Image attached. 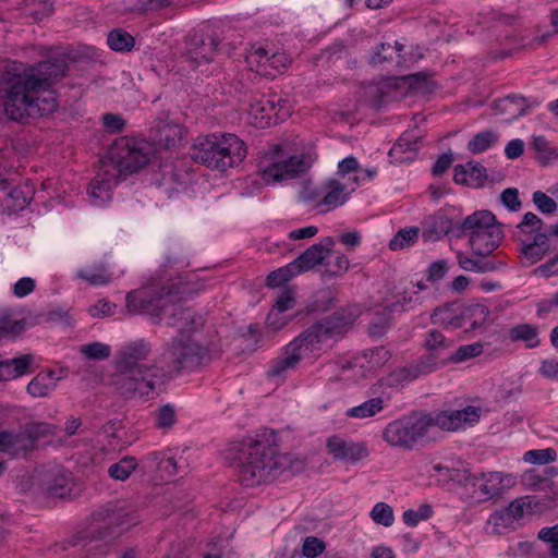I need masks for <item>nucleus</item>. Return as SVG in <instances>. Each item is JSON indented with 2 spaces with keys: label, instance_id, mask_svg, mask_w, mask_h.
Returning <instances> with one entry per match:
<instances>
[{
  "label": "nucleus",
  "instance_id": "nucleus-1",
  "mask_svg": "<svg viewBox=\"0 0 558 558\" xmlns=\"http://www.w3.org/2000/svg\"><path fill=\"white\" fill-rule=\"evenodd\" d=\"M66 73L68 63L62 58L5 64L0 71V110L15 122L53 113L58 102L51 89Z\"/></svg>",
  "mask_w": 558,
  "mask_h": 558
},
{
  "label": "nucleus",
  "instance_id": "nucleus-2",
  "mask_svg": "<svg viewBox=\"0 0 558 558\" xmlns=\"http://www.w3.org/2000/svg\"><path fill=\"white\" fill-rule=\"evenodd\" d=\"M151 351L148 341L138 339L117 352L112 384L123 398L149 400L158 395L166 379V371L156 363H146Z\"/></svg>",
  "mask_w": 558,
  "mask_h": 558
},
{
  "label": "nucleus",
  "instance_id": "nucleus-3",
  "mask_svg": "<svg viewBox=\"0 0 558 558\" xmlns=\"http://www.w3.org/2000/svg\"><path fill=\"white\" fill-rule=\"evenodd\" d=\"M225 457L238 463L239 477L245 486L270 483L283 472L302 465L299 459L278 452L275 447L262 440L232 442L225 450Z\"/></svg>",
  "mask_w": 558,
  "mask_h": 558
},
{
  "label": "nucleus",
  "instance_id": "nucleus-4",
  "mask_svg": "<svg viewBox=\"0 0 558 558\" xmlns=\"http://www.w3.org/2000/svg\"><path fill=\"white\" fill-rule=\"evenodd\" d=\"M190 154L195 162L209 169L226 171L245 158L246 146L235 134H210L198 136Z\"/></svg>",
  "mask_w": 558,
  "mask_h": 558
},
{
  "label": "nucleus",
  "instance_id": "nucleus-5",
  "mask_svg": "<svg viewBox=\"0 0 558 558\" xmlns=\"http://www.w3.org/2000/svg\"><path fill=\"white\" fill-rule=\"evenodd\" d=\"M312 166L308 155L284 156L280 145H272L259 161V174L267 183H277L302 175Z\"/></svg>",
  "mask_w": 558,
  "mask_h": 558
},
{
  "label": "nucleus",
  "instance_id": "nucleus-6",
  "mask_svg": "<svg viewBox=\"0 0 558 558\" xmlns=\"http://www.w3.org/2000/svg\"><path fill=\"white\" fill-rule=\"evenodd\" d=\"M515 483L512 474L500 471L468 473L463 478V484L471 492V497L480 504L504 498Z\"/></svg>",
  "mask_w": 558,
  "mask_h": 558
},
{
  "label": "nucleus",
  "instance_id": "nucleus-7",
  "mask_svg": "<svg viewBox=\"0 0 558 558\" xmlns=\"http://www.w3.org/2000/svg\"><path fill=\"white\" fill-rule=\"evenodd\" d=\"M173 293V284L162 278H153L145 286L128 293L126 307L133 314L146 313L158 318L167 307L166 298Z\"/></svg>",
  "mask_w": 558,
  "mask_h": 558
},
{
  "label": "nucleus",
  "instance_id": "nucleus-8",
  "mask_svg": "<svg viewBox=\"0 0 558 558\" xmlns=\"http://www.w3.org/2000/svg\"><path fill=\"white\" fill-rule=\"evenodd\" d=\"M149 161L148 147L133 138H121L110 149L109 160L105 167L111 168L119 178L125 180L129 174L135 173Z\"/></svg>",
  "mask_w": 558,
  "mask_h": 558
},
{
  "label": "nucleus",
  "instance_id": "nucleus-9",
  "mask_svg": "<svg viewBox=\"0 0 558 558\" xmlns=\"http://www.w3.org/2000/svg\"><path fill=\"white\" fill-rule=\"evenodd\" d=\"M432 422L429 414H412L389 423L383 437L390 446L412 449L427 436Z\"/></svg>",
  "mask_w": 558,
  "mask_h": 558
},
{
  "label": "nucleus",
  "instance_id": "nucleus-10",
  "mask_svg": "<svg viewBox=\"0 0 558 558\" xmlns=\"http://www.w3.org/2000/svg\"><path fill=\"white\" fill-rule=\"evenodd\" d=\"M163 357L177 371L194 369L210 361V352L193 337L179 335L165 350Z\"/></svg>",
  "mask_w": 558,
  "mask_h": 558
},
{
  "label": "nucleus",
  "instance_id": "nucleus-11",
  "mask_svg": "<svg viewBox=\"0 0 558 558\" xmlns=\"http://www.w3.org/2000/svg\"><path fill=\"white\" fill-rule=\"evenodd\" d=\"M313 338H307L304 332L288 343L282 355L270 365L268 377H283L288 372L298 367L301 360L314 355L317 350L313 344Z\"/></svg>",
  "mask_w": 558,
  "mask_h": 558
},
{
  "label": "nucleus",
  "instance_id": "nucleus-12",
  "mask_svg": "<svg viewBox=\"0 0 558 558\" xmlns=\"http://www.w3.org/2000/svg\"><path fill=\"white\" fill-rule=\"evenodd\" d=\"M245 60L252 71L269 77H275L291 62L286 52L257 45L250 48Z\"/></svg>",
  "mask_w": 558,
  "mask_h": 558
},
{
  "label": "nucleus",
  "instance_id": "nucleus-13",
  "mask_svg": "<svg viewBox=\"0 0 558 558\" xmlns=\"http://www.w3.org/2000/svg\"><path fill=\"white\" fill-rule=\"evenodd\" d=\"M359 316L357 310L348 312H336L325 322H319L303 332L310 339L313 338V344L317 351L322 349V343L330 338L340 337L349 327L353 325Z\"/></svg>",
  "mask_w": 558,
  "mask_h": 558
},
{
  "label": "nucleus",
  "instance_id": "nucleus-14",
  "mask_svg": "<svg viewBox=\"0 0 558 558\" xmlns=\"http://www.w3.org/2000/svg\"><path fill=\"white\" fill-rule=\"evenodd\" d=\"M218 45L219 38L215 34L194 32L186 41V58L195 65L210 62Z\"/></svg>",
  "mask_w": 558,
  "mask_h": 558
},
{
  "label": "nucleus",
  "instance_id": "nucleus-15",
  "mask_svg": "<svg viewBox=\"0 0 558 558\" xmlns=\"http://www.w3.org/2000/svg\"><path fill=\"white\" fill-rule=\"evenodd\" d=\"M481 411L478 408L468 405L461 410H447L433 416V426H437L442 430L454 432L465 425H473L478 422Z\"/></svg>",
  "mask_w": 558,
  "mask_h": 558
},
{
  "label": "nucleus",
  "instance_id": "nucleus-16",
  "mask_svg": "<svg viewBox=\"0 0 558 558\" xmlns=\"http://www.w3.org/2000/svg\"><path fill=\"white\" fill-rule=\"evenodd\" d=\"M38 486L48 497L63 498L70 493V475L61 468L53 466L38 471L36 474Z\"/></svg>",
  "mask_w": 558,
  "mask_h": 558
},
{
  "label": "nucleus",
  "instance_id": "nucleus-17",
  "mask_svg": "<svg viewBox=\"0 0 558 558\" xmlns=\"http://www.w3.org/2000/svg\"><path fill=\"white\" fill-rule=\"evenodd\" d=\"M557 475L556 466H546L542 471L531 469L523 473L521 482L526 489L544 492L554 501L558 497V486L554 482Z\"/></svg>",
  "mask_w": 558,
  "mask_h": 558
},
{
  "label": "nucleus",
  "instance_id": "nucleus-18",
  "mask_svg": "<svg viewBox=\"0 0 558 558\" xmlns=\"http://www.w3.org/2000/svg\"><path fill=\"white\" fill-rule=\"evenodd\" d=\"M436 369L433 359H421L414 364L393 369L381 379L383 385L397 388Z\"/></svg>",
  "mask_w": 558,
  "mask_h": 558
},
{
  "label": "nucleus",
  "instance_id": "nucleus-19",
  "mask_svg": "<svg viewBox=\"0 0 558 558\" xmlns=\"http://www.w3.org/2000/svg\"><path fill=\"white\" fill-rule=\"evenodd\" d=\"M328 453L335 460H342L352 464L368 456L367 448L362 442L347 441L339 436H331L327 439Z\"/></svg>",
  "mask_w": 558,
  "mask_h": 558
},
{
  "label": "nucleus",
  "instance_id": "nucleus-20",
  "mask_svg": "<svg viewBox=\"0 0 558 558\" xmlns=\"http://www.w3.org/2000/svg\"><path fill=\"white\" fill-rule=\"evenodd\" d=\"M332 245L333 239L327 236L322 243L313 244L307 247L298 258L291 262L295 268L296 275L312 270L317 265L323 264L331 252Z\"/></svg>",
  "mask_w": 558,
  "mask_h": 558
},
{
  "label": "nucleus",
  "instance_id": "nucleus-21",
  "mask_svg": "<svg viewBox=\"0 0 558 558\" xmlns=\"http://www.w3.org/2000/svg\"><path fill=\"white\" fill-rule=\"evenodd\" d=\"M120 181L122 179L111 168L104 166V171L97 173L90 182L88 194L92 202L95 205L108 202L111 198L112 187Z\"/></svg>",
  "mask_w": 558,
  "mask_h": 558
},
{
  "label": "nucleus",
  "instance_id": "nucleus-22",
  "mask_svg": "<svg viewBox=\"0 0 558 558\" xmlns=\"http://www.w3.org/2000/svg\"><path fill=\"white\" fill-rule=\"evenodd\" d=\"M502 238V230L499 225H496L484 232L477 231L469 243L475 256L487 257L499 246Z\"/></svg>",
  "mask_w": 558,
  "mask_h": 558
},
{
  "label": "nucleus",
  "instance_id": "nucleus-23",
  "mask_svg": "<svg viewBox=\"0 0 558 558\" xmlns=\"http://www.w3.org/2000/svg\"><path fill=\"white\" fill-rule=\"evenodd\" d=\"M496 225H498L496 218L490 211H475L461 222H457V236L469 235L471 239L477 231L484 232Z\"/></svg>",
  "mask_w": 558,
  "mask_h": 558
},
{
  "label": "nucleus",
  "instance_id": "nucleus-24",
  "mask_svg": "<svg viewBox=\"0 0 558 558\" xmlns=\"http://www.w3.org/2000/svg\"><path fill=\"white\" fill-rule=\"evenodd\" d=\"M421 147V137L411 133H403L389 150L392 162L403 163L412 161Z\"/></svg>",
  "mask_w": 558,
  "mask_h": 558
},
{
  "label": "nucleus",
  "instance_id": "nucleus-25",
  "mask_svg": "<svg viewBox=\"0 0 558 558\" xmlns=\"http://www.w3.org/2000/svg\"><path fill=\"white\" fill-rule=\"evenodd\" d=\"M56 427L48 423H28L19 432L23 452L35 449L38 440L54 435Z\"/></svg>",
  "mask_w": 558,
  "mask_h": 558
},
{
  "label": "nucleus",
  "instance_id": "nucleus-26",
  "mask_svg": "<svg viewBox=\"0 0 558 558\" xmlns=\"http://www.w3.org/2000/svg\"><path fill=\"white\" fill-rule=\"evenodd\" d=\"M526 99L519 96H507L498 99L493 105L495 114L504 117V120L510 122L523 116L529 109Z\"/></svg>",
  "mask_w": 558,
  "mask_h": 558
},
{
  "label": "nucleus",
  "instance_id": "nucleus-27",
  "mask_svg": "<svg viewBox=\"0 0 558 558\" xmlns=\"http://www.w3.org/2000/svg\"><path fill=\"white\" fill-rule=\"evenodd\" d=\"M203 324L204 320L202 316L196 315L190 308H183L181 306H173L168 320V325L175 327L179 335L192 331Z\"/></svg>",
  "mask_w": 558,
  "mask_h": 558
},
{
  "label": "nucleus",
  "instance_id": "nucleus-28",
  "mask_svg": "<svg viewBox=\"0 0 558 558\" xmlns=\"http://www.w3.org/2000/svg\"><path fill=\"white\" fill-rule=\"evenodd\" d=\"M286 100L280 98L277 95H269L268 97H263L256 102L251 105L250 114L254 117V119L259 120V123L269 124L270 116L278 114L286 105Z\"/></svg>",
  "mask_w": 558,
  "mask_h": 558
},
{
  "label": "nucleus",
  "instance_id": "nucleus-29",
  "mask_svg": "<svg viewBox=\"0 0 558 558\" xmlns=\"http://www.w3.org/2000/svg\"><path fill=\"white\" fill-rule=\"evenodd\" d=\"M489 310L484 304H471L468 306L461 305V314L460 322L462 323V328L465 330H477L482 329L486 326Z\"/></svg>",
  "mask_w": 558,
  "mask_h": 558
},
{
  "label": "nucleus",
  "instance_id": "nucleus-30",
  "mask_svg": "<svg viewBox=\"0 0 558 558\" xmlns=\"http://www.w3.org/2000/svg\"><path fill=\"white\" fill-rule=\"evenodd\" d=\"M461 305L458 303L444 304L435 308L430 320L435 325H440L448 329L462 328L460 322Z\"/></svg>",
  "mask_w": 558,
  "mask_h": 558
},
{
  "label": "nucleus",
  "instance_id": "nucleus-31",
  "mask_svg": "<svg viewBox=\"0 0 558 558\" xmlns=\"http://www.w3.org/2000/svg\"><path fill=\"white\" fill-rule=\"evenodd\" d=\"M33 362L34 356L32 354L0 361V380H11L28 374Z\"/></svg>",
  "mask_w": 558,
  "mask_h": 558
},
{
  "label": "nucleus",
  "instance_id": "nucleus-32",
  "mask_svg": "<svg viewBox=\"0 0 558 558\" xmlns=\"http://www.w3.org/2000/svg\"><path fill=\"white\" fill-rule=\"evenodd\" d=\"M453 347V340L445 336L438 329H430L425 336L424 348L428 351V355L424 359H433L438 366V359L445 351Z\"/></svg>",
  "mask_w": 558,
  "mask_h": 558
},
{
  "label": "nucleus",
  "instance_id": "nucleus-33",
  "mask_svg": "<svg viewBox=\"0 0 558 558\" xmlns=\"http://www.w3.org/2000/svg\"><path fill=\"white\" fill-rule=\"evenodd\" d=\"M451 231L457 232V222L445 215H435L428 219L423 230L426 241H437Z\"/></svg>",
  "mask_w": 558,
  "mask_h": 558
},
{
  "label": "nucleus",
  "instance_id": "nucleus-34",
  "mask_svg": "<svg viewBox=\"0 0 558 558\" xmlns=\"http://www.w3.org/2000/svg\"><path fill=\"white\" fill-rule=\"evenodd\" d=\"M509 338L512 342H523L527 349H534L541 344L538 326L527 323L511 327Z\"/></svg>",
  "mask_w": 558,
  "mask_h": 558
},
{
  "label": "nucleus",
  "instance_id": "nucleus-35",
  "mask_svg": "<svg viewBox=\"0 0 558 558\" xmlns=\"http://www.w3.org/2000/svg\"><path fill=\"white\" fill-rule=\"evenodd\" d=\"M295 305V299L293 296V292L291 290L282 291L276 299V302L272 308L269 311L266 324L272 330L281 329L287 322H276L275 316L281 315L283 312L293 308Z\"/></svg>",
  "mask_w": 558,
  "mask_h": 558
},
{
  "label": "nucleus",
  "instance_id": "nucleus-36",
  "mask_svg": "<svg viewBox=\"0 0 558 558\" xmlns=\"http://www.w3.org/2000/svg\"><path fill=\"white\" fill-rule=\"evenodd\" d=\"M536 506L537 504L534 502V498L530 496L520 497L512 500L504 510L496 511L493 514V518L496 521L502 522L508 520H520L523 517L525 509L532 510Z\"/></svg>",
  "mask_w": 558,
  "mask_h": 558
},
{
  "label": "nucleus",
  "instance_id": "nucleus-37",
  "mask_svg": "<svg viewBox=\"0 0 558 558\" xmlns=\"http://www.w3.org/2000/svg\"><path fill=\"white\" fill-rule=\"evenodd\" d=\"M345 190L347 186L339 181L333 179L328 180L324 185L325 194L319 205L325 206L326 210L343 205L349 196Z\"/></svg>",
  "mask_w": 558,
  "mask_h": 558
},
{
  "label": "nucleus",
  "instance_id": "nucleus-38",
  "mask_svg": "<svg viewBox=\"0 0 558 558\" xmlns=\"http://www.w3.org/2000/svg\"><path fill=\"white\" fill-rule=\"evenodd\" d=\"M54 372H40L27 385V392L34 398L47 397L57 386Z\"/></svg>",
  "mask_w": 558,
  "mask_h": 558
},
{
  "label": "nucleus",
  "instance_id": "nucleus-39",
  "mask_svg": "<svg viewBox=\"0 0 558 558\" xmlns=\"http://www.w3.org/2000/svg\"><path fill=\"white\" fill-rule=\"evenodd\" d=\"M549 251V240L547 233H537L534 241L524 243L522 241L521 253L531 264L541 260Z\"/></svg>",
  "mask_w": 558,
  "mask_h": 558
},
{
  "label": "nucleus",
  "instance_id": "nucleus-40",
  "mask_svg": "<svg viewBox=\"0 0 558 558\" xmlns=\"http://www.w3.org/2000/svg\"><path fill=\"white\" fill-rule=\"evenodd\" d=\"M402 49L403 46L397 41L395 45L383 43L371 56L369 63L373 65H381L386 62H395L396 64H401L403 62V58L400 54Z\"/></svg>",
  "mask_w": 558,
  "mask_h": 558
},
{
  "label": "nucleus",
  "instance_id": "nucleus-41",
  "mask_svg": "<svg viewBox=\"0 0 558 558\" xmlns=\"http://www.w3.org/2000/svg\"><path fill=\"white\" fill-rule=\"evenodd\" d=\"M187 7V0L179 2H174V0H137L132 10L140 13H147L153 11H160L168 8L179 11L186 9Z\"/></svg>",
  "mask_w": 558,
  "mask_h": 558
},
{
  "label": "nucleus",
  "instance_id": "nucleus-42",
  "mask_svg": "<svg viewBox=\"0 0 558 558\" xmlns=\"http://www.w3.org/2000/svg\"><path fill=\"white\" fill-rule=\"evenodd\" d=\"M184 137V129L173 122H163L158 124V142L166 147L174 146Z\"/></svg>",
  "mask_w": 558,
  "mask_h": 558
},
{
  "label": "nucleus",
  "instance_id": "nucleus-43",
  "mask_svg": "<svg viewBox=\"0 0 558 558\" xmlns=\"http://www.w3.org/2000/svg\"><path fill=\"white\" fill-rule=\"evenodd\" d=\"M532 147L537 153V160L541 165L547 166L558 159V150L553 147L546 137L534 136Z\"/></svg>",
  "mask_w": 558,
  "mask_h": 558
},
{
  "label": "nucleus",
  "instance_id": "nucleus-44",
  "mask_svg": "<svg viewBox=\"0 0 558 558\" xmlns=\"http://www.w3.org/2000/svg\"><path fill=\"white\" fill-rule=\"evenodd\" d=\"M420 235V228L410 227L400 229L393 238L389 241V248L391 251H400L414 245Z\"/></svg>",
  "mask_w": 558,
  "mask_h": 558
},
{
  "label": "nucleus",
  "instance_id": "nucleus-45",
  "mask_svg": "<svg viewBox=\"0 0 558 558\" xmlns=\"http://www.w3.org/2000/svg\"><path fill=\"white\" fill-rule=\"evenodd\" d=\"M457 258L459 266L466 271L487 272L497 269L496 263L485 259L486 257L471 258L462 253H458Z\"/></svg>",
  "mask_w": 558,
  "mask_h": 558
},
{
  "label": "nucleus",
  "instance_id": "nucleus-46",
  "mask_svg": "<svg viewBox=\"0 0 558 558\" xmlns=\"http://www.w3.org/2000/svg\"><path fill=\"white\" fill-rule=\"evenodd\" d=\"M19 432L0 430V452L7 453L12 458L19 457L23 452Z\"/></svg>",
  "mask_w": 558,
  "mask_h": 558
},
{
  "label": "nucleus",
  "instance_id": "nucleus-47",
  "mask_svg": "<svg viewBox=\"0 0 558 558\" xmlns=\"http://www.w3.org/2000/svg\"><path fill=\"white\" fill-rule=\"evenodd\" d=\"M107 43L114 51H130L134 47L135 39L126 31L116 28L109 33Z\"/></svg>",
  "mask_w": 558,
  "mask_h": 558
},
{
  "label": "nucleus",
  "instance_id": "nucleus-48",
  "mask_svg": "<svg viewBox=\"0 0 558 558\" xmlns=\"http://www.w3.org/2000/svg\"><path fill=\"white\" fill-rule=\"evenodd\" d=\"M384 408L381 398H373L360 405L353 407L347 411V415L356 418H367L374 416Z\"/></svg>",
  "mask_w": 558,
  "mask_h": 558
},
{
  "label": "nucleus",
  "instance_id": "nucleus-49",
  "mask_svg": "<svg viewBox=\"0 0 558 558\" xmlns=\"http://www.w3.org/2000/svg\"><path fill=\"white\" fill-rule=\"evenodd\" d=\"M33 187L28 184L19 185L8 193V198L12 202L10 207L14 210H22L32 201Z\"/></svg>",
  "mask_w": 558,
  "mask_h": 558
},
{
  "label": "nucleus",
  "instance_id": "nucleus-50",
  "mask_svg": "<svg viewBox=\"0 0 558 558\" xmlns=\"http://www.w3.org/2000/svg\"><path fill=\"white\" fill-rule=\"evenodd\" d=\"M78 351L89 361H104L111 355V347L98 341L83 344Z\"/></svg>",
  "mask_w": 558,
  "mask_h": 558
},
{
  "label": "nucleus",
  "instance_id": "nucleus-51",
  "mask_svg": "<svg viewBox=\"0 0 558 558\" xmlns=\"http://www.w3.org/2000/svg\"><path fill=\"white\" fill-rule=\"evenodd\" d=\"M498 141L497 134L492 131L477 133L468 144V148L473 154H480L495 145Z\"/></svg>",
  "mask_w": 558,
  "mask_h": 558
},
{
  "label": "nucleus",
  "instance_id": "nucleus-52",
  "mask_svg": "<svg viewBox=\"0 0 558 558\" xmlns=\"http://www.w3.org/2000/svg\"><path fill=\"white\" fill-rule=\"evenodd\" d=\"M369 515L376 524L383 525L385 527L391 526L395 522L392 507L383 501L377 502L373 507Z\"/></svg>",
  "mask_w": 558,
  "mask_h": 558
},
{
  "label": "nucleus",
  "instance_id": "nucleus-53",
  "mask_svg": "<svg viewBox=\"0 0 558 558\" xmlns=\"http://www.w3.org/2000/svg\"><path fill=\"white\" fill-rule=\"evenodd\" d=\"M136 465L137 464L133 457H124L119 462L110 465L108 473L114 480L125 481L136 469Z\"/></svg>",
  "mask_w": 558,
  "mask_h": 558
},
{
  "label": "nucleus",
  "instance_id": "nucleus-54",
  "mask_svg": "<svg viewBox=\"0 0 558 558\" xmlns=\"http://www.w3.org/2000/svg\"><path fill=\"white\" fill-rule=\"evenodd\" d=\"M483 352V344L481 342H474L471 344H464L459 347L453 354H451L449 357L445 359L441 363L445 362H453V363H460L464 362L469 359L478 356Z\"/></svg>",
  "mask_w": 558,
  "mask_h": 558
},
{
  "label": "nucleus",
  "instance_id": "nucleus-55",
  "mask_svg": "<svg viewBox=\"0 0 558 558\" xmlns=\"http://www.w3.org/2000/svg\"><path fill=\"white\" fill-rule=\"evenodd\" d=\"M24 11L26 15L39 21L52 12V3L49 0H26Z\"/></svg>",
  "mask_w": 558,
  "mask_h": 558
},
{
  "label": "nucleus",
  "instance_id": "nucleus-56",
  "mask_svg": "<svg viewBox=\"0 0 558 558\" xmlns=\"http://www.w3.org/2000/svg\"><path fill=\"white\" fill-rule=\"evenodd\" d=\"M151 457L156 462L157 469L160 472H163L169 476L177 475L180 473L181 466L179 465V461L174 457L167 456L163 452H154Z\"/></svg>",
  "mask_w": 558,
  "mask_h": 558
},
{
  "label": "nucleus",
  "instance_id": "nucleus-57",
  "mask_svg": "<svg viewBox=\"0 0 558 558\" xmlns=\"http://www.w3.org/2000/svg\"><path fill=\"white\" fill-rule=\"evenodd\" d=\"M294 276H296L295 268L292 263H289L288 265L271 271L267 276L266 282L268 287L276 288L289 281Z\"/></svg>",
  "mask_w": 558,
  "mask_h": 558
},
{
  "label": "nucleus",
  "instance_id": "nucleus-58",
  "mask_svg": "<svg viewBox=\"0 0 558 558\" xmlns=\"http://www.w3.org/2000/svg\"><path fill=\"white\" fill-rule=\"evenodd\" d=\"M155 424L160 429H169L171 428L175 421V410L171 404H165L158 408L155 412Z\"/></svg>",
  "mask_w": 558,
  "mask_h": 558
},
{
  "label": "nucleus",
  "instance_id": "nucleus-59",
  "mask_svg": "<svg viewBox=\"0 0 558 558\" xmlns=\"http://www.w3.org/2000/svg\"><path fill=\"white\" fill-rule=\"evenodd\" d=\"M557 453L551 448L529 450L524 453L523 460L532 464H547L554 462Z\"/></svg>",
  "mask_w": 558,
  "mask_h": 558
},
{
  "label": "nucleus",
  "instance_id": "nucleus-60",
  "mask_svg": "<svg viewBox=\"0 0 558 558\" xmlns=\"http://www.w3.org/2000/svg\"><path fill=\"white\" fill-rule=\"evenodd\" d=\"M78 278L87 281L92 286H104L111 281L110 275L107 272L104 266H99L97 269L80 270L77 272Z\"/></svg>",
  "mask_w": 558,
  "mask_h": 558
},
{
  "label": "nucleus",
  "instance_id": "nucleus-61",
  "mask_svg": "<svg viewBox=\"0 0 558 558\" xmlns=\"http://www.w3.org/2000/svg\"><path fill=\"white\" fill-rule=\"evenodd\" d=\"M350 262L343 254H337L333 262L328 260L325 264L324 272L331 277H338L345 274L349 270Z\"/></svg>",
  "mask_w": 558,
  "mask_h": 558
},
{
  "label": "nucleus",
  "instance_id": "nucleus-62",
  "mask_svg": "<svg viewBox=\"0 0 558 558\" xmlns=\"http://www.w3.org/2000/svg\"><path fill=\"white\" fill-rule=\"evenodd\" d=\"M25 328L24 320L12 319L10 315L0 316V337L20 335Z\"/></svg>",
  "mask_w": 558,
  "mask_h": 558
},
{
  "label": "nucleus",
  "instance_id": "nucleus-63",
  "mask_svg": "<svg viewBox=\"0 0 558 558\" xmlns=\"http://www.w3.org/2000/svg\"><path fill=\"white\" fill-rule=\"evenodd\" d=\"M538 538L549 544L550 557L558 558V524L543 527L538 532Z\"/></svg>",
  "mask_w": 558,
  "mask_h": 558
},
{
  "label": "nucleus",
  "instance_id": "nucleus-64",
  "mask_svg": "<svg viewBox=\"0 0 558 558\" xmlns=\"http://www.w3.org/2000/svg\"><path fill=\"white\" fill-rule=\"evenodd\" d=\"M470 186L471 187H482L487 180L486 169L478 162H469L466 165Z\"/></svg>",
  "mask_w": 558,
  "mask_h": 558
}]
</instances>
